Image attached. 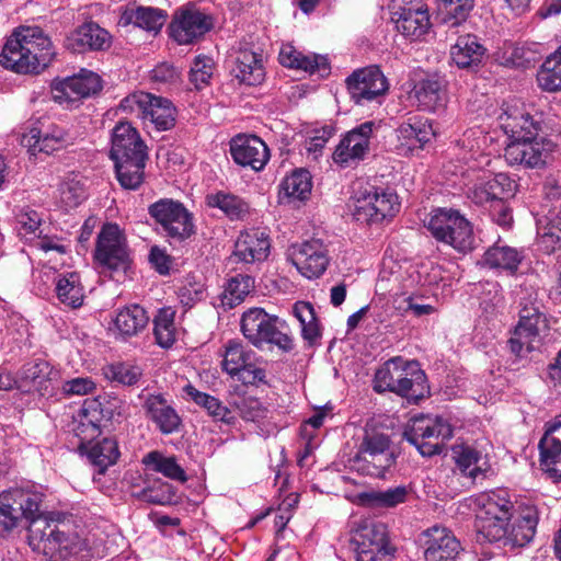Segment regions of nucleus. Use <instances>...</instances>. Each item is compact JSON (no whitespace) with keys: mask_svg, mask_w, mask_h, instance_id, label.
Instances as JSON below:
<instances>
[{"mask_svg":"<svg viewBox=\"0 0 561 561\" xmlns=\"http://www.w3.org/2000/svg\"><path fill=\"white\" fill-rule=\"evenodd\" d=\"M50 38L38 26H22L7 41L0 64L19 73H38L53 60Z\"/></svg>","mask_w":561,"mask_h":561,"instance_id":"nucleus-1","label":"nucleus"},{"mask_svg":"<svg viewBox=\"0 0 561 561\" xmlns=\"http://www.w3.org/2000/svg\"><path fill=\"white\" fill-rule=\"evenodd\" d=\"M27 540L33 551L50 561H87L90 557L85 539L47 520L31 525Z\"/></svg>","mask_w":561,"mask_h":561,"instance_id":"nucleus-2","label":"nucleus"},{"mask_svg":"<svg viewBox=\"0 0 561 561\" xmlns=\"http://www.w3.org/2000/svg\"><path fill=\"white\" fill-rule=\"evenodd\" d=\"M374 389L377 392L391 391L416 403L428 392L426 376L415 360L393 357L375 374Z\"/></svg>","mask_w":561,"mask_h":561,"instance_id":"nucleus-3","label":"nucleus"},{"mask_svg":"<svg viewBox=\"0 0 561 561\" xmlns=\"http://www.w3.org/2000/svg\"><path fill=\"white\" fill-rule=\"evenodd\" d=\"M44 494L33 484L11 488L0 493V537L9 536L23 519L38 520Z\"/></svg>","mask_w":561,"mask_h":561,"instance_id":"nucleus-4","label":"nucleus"},{"mask_svg":"<svg viewBox=\"0 0 561 561\" xmlns=\"http://www.w3.org/2000/svg\"><path fill=\"white\" fill-rule=\"evenodd\" d=\"M479 534L488 541L504 536V525L516 511L508 491L496 489L478 494L472 499Z\"/></svg>","mask_w":561,"mask_h":561,"instance_id":"nucleus-5","label":"nucleus"},{"mask_svg":"<svg viewBox=\"0 0 561 561\" xmlns=\"http://www.w3.org/2000/svg\"><path fill=\"white\" fill-rule=\"evenodd\" d=\"M240 328L243 336L255 347L273 345L287 352L294 346L287 323L262 308L244 311Z\"/></svg>","mask_w":561,"mask_h":561,"instance_id":"nucleus-6","label":"nucleus"},{"mask_svg":"<svg viewBox=\"0 0 561 561\" xmlns=\"http://www.w3.org/2000/svg\"><path fill=\"white\" fill-rule=\"evenodd\" d=\"M431 234L458 252L473 249L474 236L471 222L457 209H434L426 222Z\"/></svg>","mask_w":561,"mask_h":561,"instance_id":"nucleus-7","label":"nucleus"},{"mask_svg":"<svg viewBox=\"0 0 561 561\" xmlns=\"http://www.w3.org/2000/svg\"><path fill=\"white\" fill-rule=\"evenodd\" d=\"M351 209L356 221L378 224L393 217L400 209V203L392 191L366 185L355 188Z\"/></svg>","mask_w":561,"mask_h":561,"instance_id":"nucleus-8","label":"nucleus"},{"mask_svg":"<svg viewBox=\"0 0 561 561\" xmlns=\"http://www.w3.org/2000/svg\"><path fill=\"white\" fill-rule=\"evenodd\" d=\"M123 112L137 114L145 124H150L158 131H165L174 127L176 108L173 103L163 96L144 91H137L125 96L119 104Z\"/></svg>","mask_w":561,"mask_h":561,"instance_id":"nucleus-9","label":"nucleus"},{"mask_svg":"<svg viewBox=\"0 0 561 561\" xmlns=\"http://www.w3.org/2000/svg\"><path fill=\"white\" fill-rule=\"evenodd\" d=\"M403 436L422 456L430 457L442 453L453 428L442 416L420 414L409 421Z\"/></svg>","mask_w":561,"mask_h":561,"instance_id":"nucleus-10","label":"nucleus"},{"mask_svg":"<svg viewBox=\"0 0 561 561\" xmlns=\"http://www.w3.org/2000/svg\"><path fill=\"white\" fill-rule=\"evenodd\" d=\"M519 305V321L510 340L512 352L518 356L535 350L540 342V332L547 328L537 293L530 294L528 298L522 296Z\"/></svg>","mask_w":561,"mask_h":561,"instance_id":"nucleus-11","label":"nucleus"},{"mask_svg":"<svg viewBox=\"0 0 561 561\" xmlns=\"http://www.w3.org/2000/svg\"><path fill=\"white\" fill-rule=\"evenodd\" d=\"M351 548L356 561H393L388 529L381 522L365 520L352 533Z\"/></svg>","mask_w":561,"mask_h":561,"instance_id":"nucleus-12","label":"nucleus"},{"mask_svg":"<svg viewBox=\"0 0 561 561\" xmlns=\"http://www.w3.org/2000/svg\"><path fill=\"white\" fill-rule=\"evenodd\" d=\"M94 259L103 272H125L130 264L126 238L116 224H106L99 236Z\"/></svg>","mask_w":561,"mask_h":561,"instance_id":"nucleus-13","label":"nucleus"},{"mask_svg":"<svg viewBox=\"0 0 561 561\" xmlns=\"http://www.w3.org/2000/svg\"><path fill=\"white\" fill-rule=\"evenodd\" d=\"M148 213L162 232L173 240L183 241L194 233L192 214L178 201L159 199L149 206Z\"/></svg>","mask_w":561,"mask_h":561,"instance_id":"nucleus-14","label":"nucleus"},{"mask_svg":"<svg viewBox=\"0 0 561 561\" xmlns=\"http://www.w3.org/2000/svg\"><path fill=\"white\" fill-rule=\"evenodd\" d=\"M389 438L385 434L367 433L357 455L352 459V469L362 474L381 477L391 466Z\"/></svg>","mask_w":561,"mask_h":561,"instance_id":"nucleus-15","label":"nucleus"},{"mask_svg":"<svg viewBox=\"0 0 561 561\" xmlns=\"http://www.w3.org/2000/svg\"><path fill=\"white\" fill-rule=\"evenodd\" d=\"M389 11L397 31L412 41L420 39L431 27L424 0H390Z\"/></svg>","mask_w":561,"mask_h":561,"instance_id":"nucleus-16","label":"nucleus"},{"mask_svg":"<svg viewBox=\"0 0 561 561\" xmlns=\"http://www.w3.org/2000/svg\"><path fill=\"white\" fill-rule=\"evenodd\" d=\"M554 150L553 141L535 135L518 141H508L504 149V158L510 165L540 169L550 162Z\"/></svg>","mask_w":561,"mask_h":561,"instance_id":"nucleus-17","label":"nucleus"},{"mask_svg":"<svg viewBox=\"0 0 561 561\" xmlns=\"http://www.w3.org/2000/svg\"><path fill=\"white\" fill-rule=\"evenodd\" d=\"M346 88L356 104L365 105L370 102L380 104L389 87L382 71L376 66H370L357 69L348 76Z\"/></svg>","mask_w":561,"mask_h":561,"instance_id":"nucleus-18","label":"nucleus"},{"mask_svg":"<svg viewBox=\"0 0 561 561\" xmlns=\"http://www.w3.org/2000/svg\"><path fill=\"white\" fill-rule=\"evenodd\" d=\"M102 88V79L98 73L82 69L79 73L56 82L53 98L59 104L72 107L82 99L98 94Z\"/></svg>","mask_w":561,"mask_h":561,"instance_id":"nucleus-19","label":"nucleus"},{"mask_svg":"<svg viewBox=\"0 0 561 561\" xmlns=\"http://www.w3.org/2000/svg\"><path fill=\"white\" fill-rule=\"evenodd\" d=\"M289 257L297 271L308 279L320 277L330 262L329 250L319 239L294 244Z\"/></svg>","mask_w":561,"mask_h":561,"instance_id":"nucleus-20","label":"nucleus"},{"mask_svg":"<svg viewBox=\"0 0 561 561\" xmlns=\"http://www.w3.org/2000/svg\"><path fill=\"white\" fill-rule=\"evenodd\" d=\"M515 191L516 182L506 173L492 175L483 172L468 187L467 196L472 203L488 207L497 198L512 196Z\"/></svg>","mask_w":561,"mask_h":561,"instance_id":"nucleus-21","label":"nucleus"},{"mask_svg":"<svg viewBox=\"0 0 561 561\" xmlns=\"http://www.w3.org/2000/svg\"><path fill=\"white\" fill-rule=\"evenodd\" d=\"M497 127L507 136L508 141H518L537 135L540 126L525 105L519 102H506L496 117Z\"/></svg>","mask_w":561,"mask_h":561,"instance_id":"nucleus-22","label":"nucleus"},{"mask_svg":"<svg viewBox=\"0 0 561 561\" xmlns=\"http://www.w3.org/2000/svg\"><path fill=\"white\" fill-rule=\"evenodd\" d=\"M425 561H457L462 547L454 533L443 526H433L420 536Z\"/></svg>","mask_w":561,"mask_h":561,"instance_id":"nucleus-23","label":"nucleus"},{"mask_svg":"<svg viewBox=\"0 0 561 561\" xmlns=\"http://www.w3.org/2000/svg\"><path fill=\"white\" fill-rule=\"evenodd\" d=\"M378 126L376 122L368 121L350 130L333 153L334 162L345 167L363 160L369 151L371 137Z\"/></svg>","mask_w":561,"mask_h":561,"instance_id":"nucleus-24","label":"nucleus"},{"mask_svg":"<svg viewBox=\"0 0 561 561\" xmlns=\"http://www.w3.org/2000/svg\"><path fill=\"white\" fill-rule=\"evenodd\" d=\"M213 27V19L194 7L179 9L170 25L172 38L180 45L192 44Z\"/></svg>","mask_w":561,"mask_h":561,"instance_id":"nucleus-25","label":"nucleus"},{"mask_svg":"<svg viewBox=\"0 0 561 561\" xmlns=\"http://www.w3.org/2000/svg\"><path fill=\"white\" fill-rule=\"evenodd\" d=\"M537 524L538 512L536 507H518L504 525V536L491 542H501L504 547L510 548L524 547L534 538Z\"/></svg>","mask_w":561,"mask_h":561,"instance_id":"nucleus-26","label":"nucleus"},{"mask_svg":"<svg viewBox=\"0 0 561 561\" xmlns=\"http://www.w3.org/2000/svg\"><path fill=\"white\" fill-rule=\"evenodd\" d=\"M111 417L110 409L104 408L98 399H87L72 417L71 431L84 446L100 433L103 421Z\"/></svg>","mask_w":561,"mask_h":561,"instance_id":"nucleus-27","label":"nucleus"},{"mask_svg":"<svg viewBox=\"0 0 561 561\" xmlns=\"http://www.w3.org/2000/svg\"><path fill=\"white\" fill-rule=\"evenodd\" d=\"M434 135L428 119L421 116L409 117L396 129L394 151L399 156L408 157L421 150Z\"/></svg>","mask_w":561,"mask_h":561,"instance_id":"nucleus-28","label":"nucleus"},{"mask_svg":"<svg viewBox=\"0 0 561 561\" xmlns=\"http://www.w3.org/2000/svg\"><path fill=\"white\" fill-rule=\"evenodd\" d=\"M409 100L422 111L436 112L443 110L447 104L445 80L433 75L415 81L409 91Z\"/></svg>","mask_w":561,"mask_h":561,"instance_id":"nucleus-29","label":"nucleus"},{"mask_svg":"<svg viewBox=\"0 0 561 561\" xmlns=\"http://www.w3.org/2000/svg\"><path fill=\"white\" fill-rule=\"evenodd\" d=\"M488 447V443L455 445L453 447V457L457 468L472 480L484 478L491 471Z\"/></svg>","mask_w":561,"mask_h":561,"instance_id":"nucleus-30","label":"nucleus"},{"mask_svg":"<svg viewBox=\"0 0 561 561\" xmlns=\"http://www.w3.org/2000/svg\"><path fill=\"white\" fill-rule=\"evenodd\" d=\"M146 416L162 434L175 433L181 425V417L172 402L162 393L141 394Z\"/></svg>","mask_w":561,"mask_h":561,"instance_id":"nucleus-31","label":"nucleus"},{"mask_svg":"<svg viewBox=\"0 0 561 561\" xmlns=\"http://www.w3.org/2000/svg\"><path fill=\"white\" fill-rule=\"evenodd\" d=\"M111 158L114 162L147 157V146L128 122H119L112 131Z\"/></svg>","mask_w":561,"mask_h":561,"instance_id":"nucleus-32","label":"nucleus"},{"mask_svg":"<svg viewBox=\"0 0 561 561\" xmlns=\"http://www.w3.org/2000/svg\"><path fill=\"white\" fill-rule=\"evenodd\" d=\"M230 152L236 163L262 170L270 159L265 142L254 135H238L230 142Z\"/></svg>","mask_w":561,"mask_h":561,"instance_id":"nucleus-33","label":"nucleus"},{"mask_svg":"<svg viewBox=\"0 0 561 561\" xmlns=\"http://www.w3.org/2000/svg\"><path fill=\"white\" fill-rule=\"evenodd\" d=\"M271 249L270 237L264 229L252 228L242 231L236 243L233 256L244 263L263 262Z\"/></svg>","mask_w":561,"mask_h":561,"instance_id":"nucleus-34","label":"nucleus"},{"mask_svg":"<svg viewBox=\"0 0 561 561\" xmlns=\"http://www.w3.org/2000/svg\"><path fill=\"white\" fill-rule=\"evenodd\" d=\"M68 142V133L56 125H49L45 129L32 127L22 136V145L33 154L36 152L50 154L66 147Z\"/></svg>","mask_w":561,"mask_h":561,"instance_id":"nucleus-35","label":"nucleus"},{"mask_svg":"<svg viewBox=\"0 0 561 561\" xmlns=\"http://www.w3.org/2000/svg\"><path fill=\"white\" fill-rule=\"evenodd\" d=\"M148 322V313L141 306L129 305L116 311L108 330L115 339L126 341L141 333Z\"/></svg>","mask_w":561,"mask_h":561,"instance_id":"nucleus-36","label":"nucleus"},{"mask_svg":"<svg viewBox=\"0 0 561 561\" xmlns=\"http://www.w3.org/2000/svg\"><path fill=\"white\" fill-rule=\"evenodd\" d=\"M279 62L287 68L302 70L310 75L325 77L330 72L328 58L323 55L298 50L291 44H283L278 56Z\"/></svg>","mask_w":561,"mask_h":561,"instance_id":"nucleus-37","label":"nucleus"},{"mask_svg":"<svg viewBox=\"0 0 561 561\" xmlns=\"http://www.w3.org/2000/svg\"><path fill=\"white\" fill-rule=\"evenodd\" d=\"M110 43L108 32L96 23L89 22L72 31L66 37L65 46L73 53H83L105 49L110 46Z\"/></svg>","mask_w":561,"mask_h":561,"instance_id":"nucleus-38","label":"nucleus"},{"mask_svg":"<svg viewBox=\"0 0 561 561\" xmlns=\"http://www.w3.org/2000/svg\"><path fill=\"white\" fill-rule=\"evenodd\" d=\"M488 139V136L483 135L479 129L472 128L465 131L455 146L457 157L465 163L470 164L469 169L471 170L488 165L490 163V153H485L483 149Z\"/></svg>","mask_w":561,"mask_h":561,"instance_id":"nucleus-39","label":"nucleus"},{"mask_svg":"<svg viewBox=\"0 0 561 561\" xmlns=\"http://www.w3.org/2000/svg\"><path fill=\"white\" fill-rule=\"evenodd\" d=\"M311 190L312 178L309 171L297 169L282 180L278 202L284 205L298 206L310 197Z\"/></svg>","mask_w":561,"mask_h":561,"instance_id":"nucleus-40","label":"nucleus"},{"mask_svg":"<svg viewBox=\"0 0 561 561\" xmlns=\"http://www.w3.org/2000/svg\"><path fill=\"white\" fill-rule=\"evenodd\" d=\"M540 463L548 471L561 473V414L548 425L539 442Z\"/></svg>","mask_w":561,"mask_h":561,"instance_id":"nucleus-41","label":"nucleus"},{"mask_svg":"<svg viewBox=\"0 0 561 561\" xmlns=\"http://www.w3.org/2000/svg\"><path fill=\"white\" fill-rule=\"evenodd\" d=\"M232 73L240 83L259 85L265 79L261 55L250 49H240L236 56Z\"/></svg>","mask_w":561,"mask_h":561,"instance_id":"nucleus-42","label":"nucleus"},{"mask_svg":"<svg viewBox=\"0 0 561 561\" xmlns=\"http://www.w3.org/2000/svg\"><path fill=\"white\" fill-rule=\"evenodd\" d=\"M87 197L82 178L79 174L69 173L60 181L55 199L59 208L70 210L81 205Z\"/></svg>","mask_w":561,"mask_h":561,"instance_id":"nucleus-43","label":"nucleus"},{"mask_svg":"<svg viewBox=\"0 0 561 561\" xmlns=\"http://www.w3.org/2000/svg\"><path fill=\"white\" fill-rule=\"evenodd\" d=\"M522 260L523 255L518 250L496 242L485 251L482 264L491 270L513 274L517 271Z\"/></svg>","mask_w":561,"mask_h":561,"instance_id":"nucleus-44","label":"nucleus"},{"mask_svg":"<svg viewBox=\"0 0 561 561\" xmlns=\"http://www.w3.org/2000/svg\"><path fill=\"white\" fill-rule=\"evenodd\" d=\"M485 53L478 37L472 34L459 36L450 48L451 60L459 68H468L478 65Z\"/></svg>","mask_w":561,"mask_h":561,"instance_id":"nucleus-45","label":"nucleus"},{"mask_svg":"<svg viewBox=\"0 0 561 561\" xmlns=\"http://www.w3.org/2000/svg\"><path fill=\"white\" fill-rule=\"evenodd\" d=\"M165 19L167 15L162 10L151 7H130L123 12L121 22L157 32L162 27Z\"/></svg>","mask_w":561,"mask_h":561,"instance_id":"nucleus-46","label":"nucleus"},{"mask_svg":"<svg viewBox=\"0 0 561 561\" xmlns=\"http://www.w3.org/2000/svg\"><path fill=\"white\" fill-rule=\"evenodd\" d=\"M206 203L209 207L221 210L231 220L243 219L250 209L245 201L226 191L207 194Z\"/></svg>","mask_w":561,"mask_h":561,"instance_id":"nucleus-47","label":"nucleus"},{"mask_svg":"<svg viewBox=\"0 0 561 561\" xmlns=\"http://www.w3.org/2000/svg\"><path fill=\"white\" fill-rule=\"evenodd\" d=\"M56 294L65 306L73 309L80 307L84 295L79 274L76 272L59 274L56 278Z\"/></svg>","mask_w":561,"mask_h":561,"instance_id":"nucleus-48","label":"nucleus"},{"mask_svg":"<svg viewBox=\"0 0 561 561\" xmlns=\"http://www.w3.org/2000/svg\"><path fill=\"white\" fill-rule=\"evenodd\" d=\"M90 446H83L90 461L104 472L106 468L114 465L119 457V449L116 439L105 437L100 440L89 442Z\"/></svg>","mask_w":561,"mask_h":561,"instance_id":"nucleus-49","label":"nucleus"},{"mask_svg":"<svg viewBox=\"0 0 561 561\" xmlns=\"http://www.w3.org/2000/svg\"><path fill=\"white\" fill-rule=\"evenodd\" d=\"M537 248L539 251L551 254L561 249V217L552 215L545 221L540 220L537 231Z\"/></svg>","mask_w":561,"mask_h":561,"instance_id":"nucleus-50","label":"nucleus"},{"mask_svg":"<svg viewBox=\"0 0 561 561\" xmlns=\"http://www.w3.org/2000/svg\"><path fill=\"white\" fill-rule=\"evenodd\" d=\"M537 83L547 92L561 91V48L545 59L537 72Z\"/></svg>","mask_w":561,"mask_h":561,"instance_id":"nucleus-51","label":"nucleus"},{"mask_svg":"<svg viewBox=\"0 0 561 561\" xmlns=\"http://www.w3.org/2000/svg\"><path fill=\"white\" fill-rule=\"evenodd\" d=\"M407 486L398 485L387 490L370 491L362 494V502L370 508H392L408 500Z\"/></svg>","mask_w":561,"mask_h":561,"instance_id":"nucleus-52","label":"nucleus"},{"mask_svg":"<svg viewBox=\"0 0 561 561\" xmlns=\"http://www.w3.org/2000/svg\"><path fill=\"white\" fill-rule=\"evenodd\" d=\"M251 352L245 351L243 344L237 340H230L225 345L221 367L228 375L234 377L245 370L250 365Z\"/></svg>","mask_w":561,"mask_h":561,"instance_id":"nucleus-53","label":"nucleus"},{"mask_svg":"<svg viewBox=\"0 0 561 561\" xmlns=\"http://www.w3.org/2000/svg\"><path fill=\"white\" fill-rule=\"evenodd\" d=\"M175 311L171 307L159 309L153 319V334L158 345L163 348L171 347L178 335V329L174 323Z\"/></svg>","mask_w":561,"mask_h":561,"instance_id":"nucleus-54","label":"nucleus"},{"mask_svg":"<svg viewBox=\"0 0 561 561\" xmlns=\"http://www.w3.org/2000/svg\"><path fill=\"white\" fill-rule=\"evenodd\" d=\"M147 157L126 159L115 163L116 176L121 185L126 190H137L144 181V169Z\"/></svg>","mask_w":561,"mask_h":561,"instance_id":"nucleus-55","label":"nucleus"},{"mask_svg":"<svg viewBox=\"0 0 561 561\" xmlns=\"http://www.w3.org/2000/svg\"><path fill=\"white\" fill-rule=\"evenodd\" d=\"M293 313L300 323L301 334L305 340L309 343H313L320 337L319 323L311 304L297 301L293 306Z\"/></svg>","mask_w":561,"mask_h":561,"instance_id":"nucleus-56","label":"nucleus"},{"mask_svg":"<svg viewBox=\"0 0 561 561\" xmlns=\"http://www.w3.org/2000/svg\"><path fill=\"white\" fill-rule=\"evenodd\" d=\"M254 288V279L249 275H237L231 277L224 290V305L232 308L241 304Z\"/></svg>","mask_w":561,"mask_h":561,"instance_id":"nucleus-57","label":"nucleus"},{"mask_svg":"<svg viewBox=\"0 0 561 561\" xmlns=\"http://www.w3.org/2000/svg\"><path fill=\"white\" fill-rule=\"evenodd\" d=\"M142 461L153 471L160 472L167 478L179 481L186 479L184 470L179 466L174 457H165L158 451H151Z\"/></svg>","mask_w":561,"mask_h":561,"instance_id":"nucleus-58","label":"nucleus"},{"mask_svg":"<svg viewBox=\"0 0 561 561\" xmlns=\"http://www.w3.org/2000/svg\"><path fill=\"white\" fill-rule=\"evenodd\" d=\"M185 393L198 405L203 407L211 416L229 423L230 411L215 397L198 391L191 385L184 388Z\"/></svg>","mask_w":561,"mask_h":561,"instance_id":"nucleus-59","label":"nucleus"},{"mask_svg":"<svg viewBox=\"0 0 561 561\" xmlns=\"http://www.w3.org/2000/svg\"><path fill=\"white\" fill-rule=\"evenodd\" d=\"M534 45L514 44L505 45L502 59L512 67H526L536 61L538 51L533 48Z\"/></svg>","mask_w":561,"mask_h":561,"instance_id":"nucleus-60","label":"nucleus"},{"mask_svg":"<svg viewBox=\"0 0 561 561\" xmlns=\"http://www.w3.org/2000/svg\"><path fill=\"white\" fill-rule=\"evenodd\" d=\"M103 375L110 381L133 386L139 380L142 373L138 366L128 363H114L103 368Z\"/></svg>","mask_w":561,"mask_h":561,"instance_id":"nucleus-61","label":"nucleus"},{"mask_svg":"<svg viewBox=\"0 0 561 561\" xmlns=\"http://www.w3.org/2000/svg\"><path fill=\"white\" fill-rule=\"evenodd\" d=\"M215 62L206 55H198L194 58L190 70V81L197 90L207 87L214 76Z\"/></svg>","mask_w":561,"mask_h":561,"instance_id":"nucleus-62","label":"nucleus"},{"mask_svg":"<svg viewBox=\"0 0 561 561\" xmlns=\"http://www.w3.org/2000/svg\"><path fill=\"white\" fill-rule=\"evenodd\" d=\"M135 495L147 503L159 505H164L172 499L171 486L160 481L144 488L140 492L135 493Z\"/></svg>","mask_w":561,"mask_h":561,"instance_id":"nucleus-63","label":"nucleus"},{"mask_svg":"<svg viewBox=\"0 0 561 561\" xmlns=\"http://www.w3.org/2000/svg\"><path fill=\"white\" fill-rule=\"evenodd\" d=\"M398 310L403 316H412L415 318L430 316L436 311L434 306L425 304L423 299L414 296L403 297L398 301Z\"/></svg>","mask_w":561,"mask_h":561,"instance_id":"nucleus-64","label":"nucleus"}]
</instances>
